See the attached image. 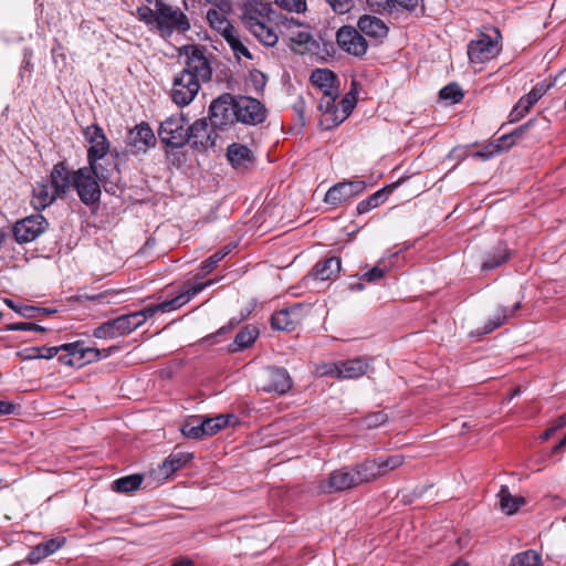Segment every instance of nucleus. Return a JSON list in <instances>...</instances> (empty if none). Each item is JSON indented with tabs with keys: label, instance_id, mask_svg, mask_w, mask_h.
<instances>
[{
	"label": "nucleus",
	"instance_id": "nucleus-30",
	"mask_svg": "<svg viewBox=\"0 0 566 566\" xmlns=\"http://www.w3.org/2000/svg\"><path fill=\"white\" fill-rule=\"evenodd\" d=\"M357 98L355 94L347 93L338 103L337 109L334 111V117H332V122L326 124V129H331L333 127L342 124L353 112L356 106Z\"/></svg>",
	"mask_w": 566,
	"mask_h": 566
},
{
	"label": "nucleus",
	"instance_id": "nucleus-52",
	"mask_svg": "<svg viewBox=\"0 0 566 566\" xmlns=\"http://www.w3.org/2000/svg\"><path fill=\"white\" fill-rule=\"evenodd\" d=\"M337 14L349 12L354 7V0H325Z\"/></svg>",
	"mask_w": 566,
	"mask_h": 566
},
{
	"label": "nucleus",
	"instance_id": "nucleus-46",
	"mask_svg": "<svg viewBox=\"0 0 566 566\" xmlns=\"http://www.w3.org/2000/svg\"><path fill=\"white\" fill-rule=\"evenodd\" d=\"M181 432L185 437L191 439H200L207 434L203 419L195 418L184 424Z\"/></svg>",
	"mask_w": 566,
	"mask_h": 566
},
{
	"label": "nucleus",
	"instance_id": "nucleus-26",
	"mask_svg": "<svg viewBox=\"0 0 566 566\" xmlns=\"http://www.w3.org/2000/svg\"><path fill=\"white\" fill-rule=\"evenodd\" d=\"M521 307V301H516L511 307L507 306H499L495 311V314L491 316L488 322L484 324L481 331H478V335H486L492 333L493 331L500 328L503 324H505L510 318L514 317L516 311Z\"/></svg>",
	"mask_w": 566,
	"mask_h": 566
},
{
	"label": "nucleus",
	"instance_id": "nucleus-54",
	"mask_svg": "<svg viewBox=\"0 0 566 566\" xmlns=\"http://www.w3.org/2000/svg\"><path fill=\"white\" fill-rule=\"evenodd\" d=\"M171 311L172 310H171V306H170L168 300L164 301L157 305H148L142 310V312L146 316V319H148L149 317H153L157 312L167 313V312H171Z\"/></svg>",
	"mask_w": 566,
	"mask_h": 566
},
{
	"label": "nucleus",
	"instance_id": "nucleus-37",
	"mask_svg": "<svg viewBox=\"0 0 566 566\" xmlns=\"http://www.w3.org/2000/svg\"><path fill=\"white\" fill-rule=\"evenodd\" d=\"M174 474V469L171 464L168 463L167 459H165L157 468L150 470L146 473L147 478V486L149 489L154 488L158 483H161L168 480Z\"/></svg>",
	"mask_w": 566,
	"mask_h": 566
},
{
	"label": "nucleus",
	"instance_id": "nucleus-13",
	"mask_svg": "<svg viewBox=\"0 0 566 566\" xmlns=\"http://www.w3.org/2000/svg\"><path fill=\"white\" fill-rule=\"evenodd\" d=\"M292 385V378L285 368L268 367L260 377L259 388L265 392L284 395Z\"/></svg>",
	"mask_w": 566,
	"mask_h": 566
},
{
	"label": "nucleus",
	"instance_id": "nucleus-24",
	"mask_svg": "<svg viewBox=\"0 0 566 566\" xmlns=\"http://www.w3.org/2000/svg\"><path fill=\"white\" fill-rule=\"evenodd\" d=\"M357 29L363 35L375 40H382L388 34V27L378 17L364 14L357 21Z\"/></svg>",
	"mask_w": 566,
	"mask_h": 566
},
{
	"label": "nucleus",
	"instance_id": "nucleus-15",
	"mask_svg": "<svg viewBox=\"0 0 566 566\" xmlns=\"http://www.w3.org/2000/svg\"><path fill=\"white\" fill-rule=\"evenodd\" d=\"M231 11L232 6L228 0L218 1L207 11L206 19L209 27L222 38L235 30L229 20Z\"/></svg>",
	"mask_w": 566,
	"mask_h": 566
},
{
	"label": "nucleus",
	"instance_id": "nucleus-17",
	"mask_svg": "<svg viewBox=\"0 0 566 566\" xmlns=\"http://www.w3.org/2000/svg\"><path fill=\"white\" fill-rule=\"evenodd\" d=\"M237 120L248 125H258L266 117L265 107L256 98L242 96L235 99Z\"/></svg>",
	"mask_w": 566,
	"mask_h": 566
},
{
	"label": "nucleus",
	"instance_id": "nucleus-23",
	"mask_svg": "<svg viewBox=\"0 0 566 566\" xmlns=\"http://www.w3.org/2000/svg\"><path fill=\"white\" fill-rule=\"evenodd\" d=\"M340 264V259L337 256L321 260L312 268L305 279L315 281L333 280L338 275Z\"/></svg>",
	"mask_w": 566,
	"mask_h": 566
},
{
	"label": "nucleus",
	"instance_id": "nucleus-62",
	"mask_svg": "<svg viewBox=\"0 0 566 566\" xmlns=\"http://www.w3.org/2000/svg\"><path fill=\"white\" fill-rule=\"evenodd\" d=\"M370 7H376L378 10L391 11L394 9L391 0H367Z\"/></svg>",
	"mask_w": 566,
	"mask_h": 566
},
{
	"label": "nucleus",
	"instance_id": "nucleus-53",
	"mask_svg": "<svg viewBox=\"0 0 566 566\" xmlns=\"http://www.w3.org/2000/svg\"><path fill=\"white\" fill-rule=\"evenodd\" d=\"M497 154H500L499 146H495L494 143H489L488 145H484L482 149L473 153L472 157L481 160H488Z\"/></svg>",
	"mask_w": 566,
	"mask_h": 566
},
{
	"label": "nucleus",
	"instance_id": "nucleus-33",
	"mask_svg": "<svg viewBox=\"0 0 566 566\" xmlns=\"http://www.w3.org/2000/svg\"><path fill=\"white\" fill-rule=\"evenodd\" d=\"M358 485L368 483L381 475L377 460L367 459L353 467Z\"/></svg>",
	"mask_w": 566,
	"mask_h": 566
},
{
	"label": "nucleus",
	"instance_id": "nucleus-36",
	"mask_svg": "<svg viewBox=\"0 0 566 566\" xmlns=\"http://www.w3.org/2000/svg\"><path fill=\"white\" fill-rule=\"evenodd\" d=\"M57 197L61 196L52 188L51 184H39L33 190V205L36 209H44Z\"/></svg>",
	"mask_w": 566,
	"mask_h": 566
},
{
	"label": "nucleus",
	"instance_id": "nucleus-6",
	"mask_svg": "<svg viewBox=\"0 0 566 566\" xmlns=\"http://www.w3.org/2000/svg\"><path fill=\"white\" fill-rule=\"evenodd\" d=\"M491 31L493 34L481 32L469 43L468 56L472 63H486L500 53V31L499 29H491Z\"/></svg>",
	"mask_w": 566,
	"mask_h": 566
},
{
	"label": "nucleus",
	"instance_id": "nucleus-39",
	"mask_svg": "<svg viewBox=\"0 0 566 566\" xmlns=\"http://www.w3.org/2000/svg\"><path fill=\"white\" fill-rule=\"evenodd\" d=\"M212 282L213 281L209 280L203 283H198L196 285L190 286L185 292L180 293L179 295L175 296L174 298L168 300V302L171 306V310L175 311V310L181 307L182 305H185L186 303H188L195 295L200 293L207 286L211 285Z\"/></svg>",
	"mask_w": 566,
	"mask_h": 566
},
{
	"label": "nucleus",
	"instance_id": "nucleus-12",
	"mask_svg": "<svg viewBox=\"0 0 566 566\" xmlns=\"http://www.w3.org/2000/svg\"><path fill=\"white\" fill-rule=\"evenodd\" d=\"M200 83L192 75L180 71L172 81L170 91L172 102L180 107L189 105L197 96Z\"/></svg>",
	"mask_w": 566,
	"mask_h": 566
},
{
	"label": "nucleus",
	"instance_id": "nucleus-51",
	"mask_svg": "<svg viewBox=\"0 0 566 566\" xmlns=\"http://www.w3.org/2000/svg\"><path fill=\"white\" fill-rule=\"evenodd\" d=\"M275 3L291 12H304L306 10V0H274Z\"/></svg>",
	"mask_w": 566,
	"mask_h": 566
},
{
	"label": "nucleus",
	"instance_id": "nucleus-8",
	"mask_svg": "<svg viewBox=\"0 0 566 566\" xmlns=\"http://www.w3.org/2000/svg\"><path fill=\"white\" fill-rule=\"evenodd\" d=\"M62 348L65 354L59 356V361L70 367H83L101 358V350L86 347L83 340L62 344Z\"/></svg>",
	"mask_w": 566,
	"mask_h": 566
},
{
	"label": "nucleus",
	"instance_id": "nucleus-27",
	"mask_svg": "<svg viewBox=\"0 0 566 566\" xmlns=\"http://www.w3.org/2000/svg\"><path fill=\"white\" fill-rule=\"evenodd\" d=\"M227 157L230 164L237 169H247L252 166L255 160L251 149L248 146L239 143H233L228 146Z\"/></svg>",
	"mask_w": 566,
	"mask_h": 566
},
{
	"label": "nucleus",
	"instance_id": "nucleus-49",
	"mask_svg": "<svg viewBox=\"0 0 566 566\" xmlns=\"http://www.w3.org/2000/svg\"><path fill=\"white\" fill-rule=\"evenodd\" d=\"M379 464V469L381 470V475L387 473L388 471H391L398 467H400L403 462V459L401 455H391L386 459H378L377 460Z\"/></svg>",
	"mask_w": 566,
	"mask_h": 566
},
{
	"label": "nucleus",
	"instance_id": "nucleus-14",
	"mask_svg": "<svg viewBox=\"0 0 566 566\" xmlns=\"http://www.w3.org/2000/svg\"><path fill=\"white\" fill-rule=\"evenodd\" d=\"M367 185L364 180H345L331 187L324 198L327 205L337 207L365 191Z\"/></svg>",
	"mask_w": 566,
	"mask_h": 566
},
{
	"label": "nucleus",
	"instance_id": "nucleus-38",
	"mask_svg": "<svg viewBox=\"0 0 566 566\" xmlns=\"http://www.w3.org/2000/svg\"><path fill=\"white\" fill-rule=\"evenodd\" d=\"M223 40L231 48L233 55L238 61H240L242 56L248 60L252 59L251 52L243 43L237 29L223 36Z\"/></svg>",
	"mask_w": 566,
	"mask_h": 566
},
{
	"label": "nucleus",
	"instance_id": "nucleus-18",
	"mask_svg": "<svg viewBox=\"0 0 566 566\" xmlns=\"http://www.w3.org/2000/svg\"><path fill=\"white\" fill-rule=\"evenodd\" d=\"M127 144L134 153H146L149 147L155 146L156 137L151 127L143 122L129 130Z\"/></svg>",
	"mask_w": 566,
	"mask_h": 566
},
{
	"label": "nucleus",
	"instance_id": "nucleus-34",
	"mask_svg": "<svg viewBox=\"0 0 566 566\" xmlns=\"http://www.w3.org/2000/svg\"><path fill=\"white\" fill-rule=\"evenodd\" d=\"M398 184L399 182H396L388 187H385V188L374 192L367 199L358 202L357 208H356L357 213L358 214L367 213L368 211L377 208L379 205L385 202L388 198V195L392 191L394 188L397 187Z\"/></svg>",
	"mask_w": 566,
	"mask_h": 566
},
{
	"label": "nucleus",
	"instance_id": "nucleus-7",
	"mask_svg": "<svg viewBox=\"0 0 566 566\" xmlns=\"http://www.w3.org/2000/svg\"><path fill=\"white\" fill-rule=\"evenodd\" d=\"M269 10V4H264L258 14L245 12L242 17V23L261 43L266 46H274L277 43L279 35L266 14H264Z\"/></svg>",
	"mask_w": 566,
	"mask_h": 566
},
{
	"label": "nucleus",
	"instance_id": "nucleus-42",
	"mask_svg": "<svg viewBox=\"0 0 566 566\" xmlns=\"http://www.w3.org/2000/svg\"><path fill=\"white\" fill-rule=\"evenodd\" d=\"M542 555L535 549H527L515 554L510 566H542Z\"/></svg>",
	"mask_w": 566,
	"mask_h": 566
},
{
	"label": "nucleus",
	"instance_id": "nucleus-16",
	"mask_svg": "<svg viewBox=\"0 0 566 566\" xmlns=\"http://www.w3.org/2000/svg\"><path fill=\"white\" fill-rule=\"evenodd\" d=\"M338 46L354 56H364L368 49V42L357 28L342 27L336 33Z\"/></svg>",
	"mask_w": 566,
	"mask_h": 566
},
{
	"label": "nucleus",
	"instance_id": "nucleus-47",
	"mask_svg": "<svg viewBox=\"0 0 566 566\" xmlns=\"http://www.w3.org/2000/svg\"><path fill=\"white\" fill-rule=\"evenodd\" d=\"M439 96L443 101H448L451 104L459 103L463 98V92L457 83L446 85L439 93Z\"/></svg>",
	"mask_w": 566,
	"mask_h": 566
},
{
	"label": "nucleus",
	"instance_id": "nucleus-10",
	"mask_svg": "<svg viewBox=\"0 0 566 566\" xmlns=\"http://www.w3.org/2000/svg\"><path fill=\"white\" fill-rule=\"evenodd\" d=\"M556 78L537 83L527 94L523 95L509 114V123L524 118L533 106L555 85Z\"/></svg>",
	"mask_w": 566,
	"mask_h": 566
},
{
	"label": "nucleus",
	"instance_id": "nucleus-44",
	"mask_svg": "<svg viewBox=\"0 0 566 566\" xmlns=\"http://www.w3.org/2000/svg\"><path fill=\"white\" fill-rule=\"evenodd\" d=\"M259 336V329L255 326L248 325L242 328L234 338L235 349H243L251 346Z\"/></svg>",
	"mask_w": 566,
	"mask_h": 566
},
{
	"label": "nucleus",
	"instance_id": "nucleus-29",
	"mask_svg": "<svg viewBox=\"0 0 566 566\" xmlns=\"http://www.w3.org/2000/svg\"><path fill=\"white\" fill-rule=\"evenodd\" d=\"M311 83L322 93L339 90V81L334 72L328 69H316L311 74Z\"/></svg>",
	"mask_w": 566,
	"mask_h": 566
},
{
	"label": "nucleus",
	"instance_id": "nucleus-19",
	"mask_svg": "<svg viewBox=\"0 0 566 566\" xmlns=\"http://www.w3.org/2000/svg\"><path fill=\"white\" fill-rule=\"evenodd\" d=\"M191 146L196 149L212 147L216 140V133L207 122V118H199L190 125Z\"/></svg>",
	"mask_w": 566,
	"mask_h": 566
},
{
	"label": "nucleus",
	"instance_id": "nucleus-22",
	"mask_svg": "<svg viewBox=\"0 0 566 566\" xmlns=\"http://www.w3.org/2000/svg\"><path fill=\"white\" fill-rule=\"evenodd\" d=\"M146 321L145 314L140 311L120 315L114 319H109L115 337L130 334L143 325Z\"/></svg>",
	"mask_w": 566,
	"mask_h": 566
},
{
	"label": "nucleus",
	"instance_id": "nucleus-35",
	"mask_svg": "<svg viewBox=\"0 0 566 566\" xmlns=\"http://www.w3.org/2000/svg\"><path fill=\"white\" fill-rule=\"evenodd\" d=\"M339 90L334 91H325V93H322V96L319 98L318 103V109L323 114V119L321 120V124L324 125V128L326 129V124L332 122V117H334V111L337 109L336 99L338 98Z\"/></svg>",
	"mask_w": 566,
	"mask_h": 566
},
{
	"label": "nucleus",
	"instance_id": "nucleus-64",
	"mask_svg": "<svg viewBox=\"0 0 566 566\" xmlns=\"http://www.w3.org/2000/svg\"><path fill=\"white\" fill-rule=\"evenodd\" d=\"M495 146H499V153L501 151H504V150H509L510 148L513 147V145L515 144V140L512 138V139H503V136H501L500 138H497L496 143H494Z\"/></svg>",
	"mask_w": 566,
	"mask_h": 566
},
{
	"label": "nucleus",
	"instance_id": "nucleus-50",
	"mask_svg": "<svg viewBox=\"0 0 566 566\" xmlns=\"http://www.w3.org/2000/svg\"><path fill=\"white\" fill-rule=\"evenodd\" d=\"M387 420H388L387 413H385L384 411H376V412L368 413L363 419V422H364L365 427L371 429V428H377V427L384 424Z\"/></svg>",
	"mask_w": 566,
	"mask_h": 566
},
{
	"label": "nucleus",
	"instance_id": "nucleus-2",
	"mask_svg": "<svg viewBox=\"0 0 566 566\" xmlns=\"http://www.w3.org/2000/svg\"><path fill=\"white\" fill-rule=\"evenodd\" d=\"M83 134L86 142L90 144V148L87 149L88 165L96 169V167H108V163H116L115 158L108 157L111 145L99 125H88Z\"/></svg>",
	"mask_w": 566,
	"mask_h": 566
},
{
	"label": "nucleus",
	"instance_id": "nucleus-31",
	"mask_svg": "<svg viewBox=\"0 0 566 566\" xmlns=\"http://www.w3.org/2000/svg\"><path fill=\"white\" fill-rule=\"evenodd\" d=\"M338 378L355 379L366 374L368 363L361 358L338 361Z\"/></svg>",
	"mask_w": 566,
	"mask_h": 566
},
{
	"label": "nucleus",
	"instance_id": "nucleus-43",
	"mask_svg": "<svg viewBox=\"0 0 566 566\" xmlns=\"http://www.w3.org/2000/svg\"><path fill=\"white\" fill-rule=\"evenodd\" d=\"M231 252V247L226 245L220 250L216 251L212 255L206 259L200 265V272L197 276L203 277L212 272L220 261H222Z\"/></svg>",
	"mask_w": 566,
	"mask_h": 566
},
{
	"label": "nucleus",
	"instance_id": "nucleus-55",
	"mask_svg": "<svg viewBox=\"0 0 566 566\" xmlns=\"http://www.w3.org/2000/svg\"><path fill=\"white\" fill-rule=\"evenodd\" d=\"M93 335L96 338L106 339V338H115L114 331L112 328L109 319L107 322L98 325L94 331Z\"/></svg>",
	"mask_w": 566,
	"mask_h": 566
},
{
	"label": "nucleus",
	"instance_id": "nucleus-25",
	"mask_svg": "<svg viewBox=\"0 0 566 566\" xmlns=\"http://www.w3.org/2000/svg\"><path fill=\"white\" fill-rule=\"evenodd\" d=\"M73 172L70 170L65 161H59L52 168L50 180L52 188L55 189L60 196H64L73 187Z\"/></svg>",
	"mask_w": 566,
	"mask_h": 566
},
{
	"label": "nucleus",
	"instance_id": "nucleus-40",
	"mask_svg": "<svg viewBox=\"0 0 566 566\" xmlns=\"http://www.w3.org/2000/svg\"><path fill=\"white\" fill-rule=\"evenodd\" d=\"M237 418L233 415H219L212 418H205V428L208 436H213L221 429L233 426Z\"/></svg>",
	"mask_w": 566,
	"mask_h": 566
},
{
	"label": "nucleus",
	"instance_id": "nucleus-45",
	"mask_svg": "<svg viewBox=\"0 0 566 566\" xmlns=\"http://www.w3.org/2000/svg\"><path fill=\"white\" fill-rule=\"evenodd\" d=\"M509 259V251L506 247L499 245L495 248L494 252L488 256V259L482 263L483 271L494 270Z\"/></svg>",
	"mask_w": 566,
	"mask_h": 566
},
{
	"label": "nucleus",
	"instance_id": "nucleus-61",
	"mask_svg": "<svg viewBox=\"0 0 566 566\" xmlns=\"http://www.w3.org/2000/svg\"><path fill=\"white\" fill-rule=\"evenodd\" d=\"M40 356L42 359H51L53 358L55 355H57L59 352H63V348H62V345L60 346H54V347H41L40 348Z\"/></svg>",
	"mask_w": 566,
	"mask_h": 566
},
{
	"label": "nucleus",
	"instance_id": "nucleus-32",
	"mask_svg": "<svg viewBox=\"0 0 566 566\" xmlns=\"http://www.w3.org/2000/svg\"><path fill=\"white\" fill-rule=\"evenodd\" d=\"M143 483H145L144 489H147L146 474H130L115 480L112 483V491L116 493H130L137 491Z\"/></svg>",
	"mask_w": 566,
	"mask_h": 566
},
{
	"label": "nucleus",
	"instance_id": "nucleus-48",
	"mask_svg": "<svg viewBox=\"0 0 566 566\" xmlns=\"http://www.w3.org/2000/svg\"><path fill=\"white\" fill-rule=\"evenodd\" d=\"M525 504V497H500L499 506L505 514L512 515Z\"/></svg>",
	"mask_w": 566,
	"mask_h": 566
},
{
	"label": "nucleus",
	"instance_id": "nucleus-20",
	"mask_svg": "<svg viewBox=\"0 0 566 566\" xmlns=\"http://www.w3.org/2000/svg\"><path fill=\"white\" fill-rule=\"evenodd\" d=\"M301 304L280 310L271 316V325L274 329L292 332L301 322Z\"/></svg>",
	"mask_w": 566,
	"mask_h": 566
},
{
	"label": "nucleus",
	"instance_id": "nucleus-1",
	"mask_svg": "<svg viewBox=\"0 0 566 566\" xmlns=\"http://www.w3.org/2000/svg\"><path fill=\"white\" fill-rule=\"evenodd\" d=\"M72 180L81 201L91 206L99 201V182H103L104 187L108 185L118 187L122 176L117 163H108V167H96V169L91 165L82 167L73 171Z\"/></svg>",
	"mask_w": 566,
	"mask_h": 566
},
{
	"label": "nucleus",
	"instance_id": "nucleus-4",
	"mask_svg": "<svg viewBox=\"0 0 566 566\" xmlns=\"http://www.w3.org/2000/svg\"><path fill=\"white\" fill-rule=\"evenodd\" d=\"M185 67L181 72L192 75L199 82H209L212 76V66L207 49L198 44H188L182 48Z\"/></svg>",
	"mask_w": 566,
	"mask_h": 566
},
{
	"label": "nucleus",
	"instance_id": "nucleus-57",
	"mask_svg": "<svg viewBox=\"0 0 566 566\" xmlns=\"http://www.w3.org/2000/svg\"><path fill=\"white\" fill-rule=\"evenodd\" d=\"M139 17L147 24L155 23L157 25V8L150 9L148 7H144L138 9Z\"/></svg>",
	"mask_w": 566,
	"mask_h": 566
},
{
	"label": "nucleus",
	"instance_id": "nucleus-60",
	"mask_svg": "<svg viewBox=\"0 0 566 566\" xmlns=\"http://www.w3.org/2000/svg\"><path fill=\"white\" fill-rule=\"evenodd\" d=\"M353 281L348 282V290L353 292H360L365 289V280L361 279V273L358 275L350 276Z\"/></svg>",
	"mask_w": 566,
	"mask_h": 566
},
{
	"label": "nucleus",
	"instance_id": "nucleus-58",
	"mask_svg": "<svg viewBox=\"0 0 566 566\" xmlns=\"http://www.w3.org/2000/svg\"><path fill=\"white\" fill-rule=\"evenodd\" d=\"M534 124V119H530L527 123L518 126L517 128H515L513 132H511L510 134H505L503 135V139H514L516 142V139L521 138L525 132Z\"/></svg>",
	"mask_w": 566,
	"mask_h": 566
},
{
	"label": "nucleus",
	"instance_id": "nucleus-28",
	"mask_svg": "<svg viewBox=\"0 0 566 566\" xmlns=\"http://www.w3.org/2000/svg\"><path fill=\"white\" fill-rule=\"evenodd\" d=\"M65 544L64 537H55L51 538L44 543L38 544L32 548L28 556V560L31 564H38L48 556L54 554L57 549H60Z\"/></svg>",
	"mask_w": 566,
	"mask_h": 566
},
{
	"label": "nucleus",
	"instance_id": "nucleus-63",
	"mask_svg": "<svg viewBox=\"0 0 566 566\" xmlns=\"http://www.w3.org/2000/svg\"><path fill=\"white\" fill-rule=\"evenodd\" d=\"M41 310H44L43 307H35V306H24L19 311V314L23 315L24 317L31 318L35 317Z\"/></svg>",
	"mask_w": 566,
	"mask_h": 566
},
{
	"label": "nucleus",
	"instance_id": "nucleus-56",
	"mask_svg": "<svg viewBox=\"0 0 566 566\" xmlns=\"http://www.w3.org/2000/svg\"><path fill=\"white\" fill-rule=\"evenodd\" d=\"M166 459L168 463L171 464L175 473L190 460V455L186 453H172Z\"/></svg>",
	"mask_w": 566,
	"mask_h": 566
},
{
	"label": "nucleus",
	"instance_id": "nucleus-21",
	"mask_svg": "<svg viewBox=\"0 0 566 566\" xmlns=\"http://www.w3.org/2000/svg\"><path fill=\"white\" fill-rule=\"evenodd\" d=\"M358 486L353 467L334 470L327 480L328 492H344Z\"/></svg>",
	"mask_w": 566,
	"mask_h": 566
},
{
	"label": "nucleus",
	"instance_id": "nucleus-11",
	"mask_svg": "<svg viewBox=\"0 0 566 566\" xmlns=\"http://www.w3.org/2000/svg\"><path fill=\"white\" fill-rule=\"evenodd\" d=\"M209 120L213 128L219 129L237 120L235 98L231 94H223L213 99L209 107Z\"/></svg>",
	"mask_w": 566,
	"mask_h": 566
},
{
	"label": "nucleus",
	"instance_id": "nucleus-41",
	"mask_svg": "<svg viewBox=\"0 0 566 566\" xmlns=\"http://www.w3.org/2000/svg\"><path fill=\"white\" fill-rule=\"evenodd\" d=\"M391 264L385 259H380L377 264L370 269L361 270V279L367 283H377L390 271Z\"/></svg>",
	"mask_w": 566,
	"mask_h": 566
},
{
	"label": "nucleus",
	"instance_id": "nucleus-5",
	"mask_svg": "<svg viewBox=\"0 0 566 566\" xmlns=\"http://www.w3.org/2000/svg\"><path fill=\"white\" fill-rule=\"evenodd\" d=\"M189 133L190 125L182 114L168 117L158 129L161 143L171 148H180L189 143Z\"/></svg>",
	"mask_w": 566,
	"mask_h": 566
},
{
	"label": "nucleus",
	"instance_id": "nucleus-3",
	"mask_svg": "<svg viewBox=\"0 0 566 566\" xmlns=\"http://www.w3.org/2000/svg\"><path fill=\"white\" fill-rule=\"evenodd\" d=\"M157 8V29L166 35L174 32L185 33L190 30V21L186 13L179 8L171 6L164 0H155Z\"/></svg>",
	"mask_w": 566,
	"mask_h": 566
},
{
	"label": "nucleus",
	"instance_id": "nucleus-59",
	"mask_svg": "<svg viewBox=\"0 0 566 566\" xmlns=\"http://www.w3.org/2000/svg\"><path fill=\"white\" fill-rule=\"evenodd\" d=\"M318 370L323 376H333L338 378L339 365L338 363L324 364Z\"/></svg>",
	"mask_w": 566,
	"mask_h": 566
},
{
	"label": "nucleus",
	"instance_id": "nucleus-9",
	"mask_svg": "<svg viewBox=\"0 0 566 566\" xmlns=\"http://www.w3.org/2000/svg\"><path fill=\"white\" fill-rule=\"evenodd\" d=\"M48 228V220L42 214L35 213L14 222L12 234L17 243L23 244L34 241Z\"/></svg>",
	"mask_w": 566,
	"mask_h": 566
}]
</instances>
